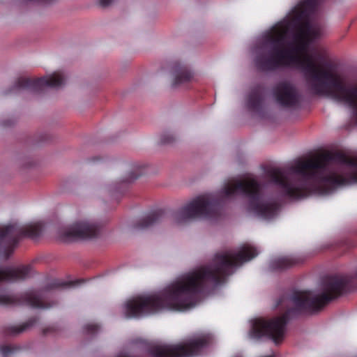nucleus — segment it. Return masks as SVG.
<instances>
[{
  "instance_id": "obj_12",
  "label": "nucleus",
  "mask_w": 357,
  "mask_h": 357,
  "mask_svg": "<svg viewBox=\"0 0 357 357\" xmlns=\"http://www.w3.org/2000/svg\"><path fill=\"white\" fill-rule=\"evenodd\" d=\"M165 218V211L158 209L149 213L134 225V229H144L161 222Z\"/></svg>"
},
{
  "instance_id": "obj_19",
  "label": "nucleus",
  "mask_w": 357,
  "mask_h": 357,
  "mask_svg": "<svg viewBox=\"0 0 357 357\" xmlns=\"http://www.w3.org/2000/svg\"><path fill=\"white\" fill-rule=\"evenodd\" d=\"M100 329V326L98 324H86L84 326V331L86 333L89 335H94L96 334L98 330Z\"/></svg>"
},
{
  "instance_id": "obj_2",
  "label": "nucleus",
  "mask_w": 357,
  "mask_h": 357,
  "mask_svg": "<svg viewBox=\"0 0 357 357\" xmlns=\"http://www.w3.org/2000/svg\"><path fill=\"white\" fill-rule=\"evenodd\" d=\"M289 171L299 178L289 176L280 168L266 172L285 197L298 200L312 195H324L338 187L357 183V158L339 151L326 152L315 158L298 160Z\"/></svg>"
},
{
  "instance_id": "obj_4",
  "label": "nucleus",
  "mask_w": 357,
  "mask_h": 357,
  "mask_svg": "<svg viewBox=\"0 0 357 357\" xmlns=\"http://www.w3.org/2000/svg\"><path fill=\"white\" fill-rule=\"evenodd\" d=\"M240 192L248 199V207L258 218L265 220L275 218L280 205L275 201H265L261 184L255 178L227 183L218 193L199 195L172 214L177 224H185L199 218H215L224 209L226 200Z\"/></svg>"
},
{
  "instance_id": "obj_21",
  "label": "nucleus",
  "mask_w": 357,
  "mask_h": 357,
  "mask_svg": "<svg viewBox=\"0 0 357 357\" xmlns=\"http://www.w3.org/2000/svg\"><path fill=\"white\" fill-rule=\"evenodd\" d=\"M175 141V137L169 133H165L160 137V143L162 144H169Z\"/></svg>"
},
{
  "instance_id": "obj_7",
  "label": "nucleus",
  "mask_w": 357,
  "mask_h": 357,
  "mask_svg": "<svg viewBox=\"0 0 357 357\" xmlns=\"http://www.w3.org/2000/svg\"><path fill=\"white\" fill-rule=\"evenodd\" d=\"M209 343V339L203 337L191 339L174 344L155 345L149 348L152 357H193L201 353Z\"/></svg>"
},
{
  "instance_id": "obj_6",
  "label": "nucleus",
  "mask_w": 357,
  "mask_h": 357,
  "mask_svg": "<svg viewBox=\"0 0 357 357\" xmlns=\"http://www.w3.org/2000/svg\"><path fill=\"white\" fill-rule=\"evenodd\" d=\"M287 29L275 30L273 27L272 32L267 36L266 42L271 50L268 55L259 54L255 59L256 68L261 72L274 71L282 67L291 66L289 60L291 55L285 50Z\"/></svg>"
},
{
  "instance_id": "obj_8",
  "label": "nucleus",
  "mask_w": 357,
  "mask_h": 357,
  "mask_svg": "<svg viewBox=\"0 0 357 357\" xmlns=\"http://www.w3.org/2000/svg\"><path fill=\"white\" fill-rule=\"evenodd\" d=\"M64 82L65 77L60 72H56L50 76L39 78L20 77L15 80L13 85L5 94L18 93L22 90L40 93L45 87L57 88L63 85Z\"/></svg>"
},
{
  "instance_id": "obj_9",
  "label": "nucleus",
  "mask_w": 357,
  "mask_h": 357,
  "mask_svg": "<svg viewBox=\"0 0 357 357\" xmlns=\"http://www.w3.org/2000/svg\"><path fill=\"white\" fill-rule=\"evenodd\" d=\"M100 231V225L97 222L79 220L62 232L61 238L65 242L77 239H90L98 237Z\"/></svg>"
},
{
  "instance_id": "obj_5",
  "label": "nucleus",
  "mask_w": 357,
  "mask_h": 357,
  "mask_svg": "<svg viewBox=\"0 0 357 357\" xmlns=\"http://www.w3.org/2000/svg\"><path fill=\"white\" fill-rule=\"evenodd\" d=\"M42 229L43 224L40 222L24 226L15 222L0 227V257L8 259L22 238H37L40 235ZM30 273V266L0 268V284L4 282L23 280L27 278ZM0 305H28L33 308L48 309L53 305L43 302L38 291L29 290L16 294H6L0 291Z\"/></svg>"
},
{
  "instance_id": "obj_13",
  "label": "nucleus",
  "mask_w": 357,
  "mask_h": 357,
  "mask_svg": "<svg viewBox=\"0 0 357 357\" xmlns=\"http://www.w3.org/2000/svg\"><path fill=\"white\" fill-rule=\"evenodd\" d=\"M303 259L296 256H285L272 260L270 267L273 271H283L301 264Z\"/></svg>"
},
{
  "instance_id": "obj_3",
  "label": "nucleus",
  "mask_w": 357,
  "mask_h": 357,
  "mask_svg": "<svg viewBox=\"0 0 357 357\" xmlns=\"http://www.w3.org/2000/svg\"><path fill=\"white\" fill-rule=\"evenodd\" d=\"M357 288V269L351 275H334L323 281L324 291L314 295L310 291L284 292L277 300L274 307L284 310V313L271 319L258 318L252 322L251 337H266L278 344L285 335L287 325L291 317L303 313L319 312L329 302Z\"/></svg>"
},
{
  "instance_id": "obj_18",
  "label": "nucleus",
  "mask_w": 357,
  "mask_h": 357,
  "mask_svg": "<svg viewBox=\"0 0 357 357\" xmlns=\"http://www.w3.org/2000/svg\"><path fill=\"white\" fill-rule=\"evenodd\" d=\"M82 280H77L74 281L69 282H61L59 280H55L52 281L50 284L49 289H55L59 287H73L78 285L79 283L82 282Z\"/></svg>"
},
{
  "instance_id": "obj_14",
  "label": "nucleus",
  "mask_w": 357,
  "mask_h": 357,
  "mask_svg": "<svg viewBox=\"0 0 357 357\" xmlns=\"http://www.w3.org/2000/svg\"><path fill=\"white\" fill-rule=\"evenodd\" d=\"M262 102V89L261 86H257L253 88L247 99V107L249 110L252 112L258 111Z\"/></svg>"
},
{
  "instance_id": "obj_1",
  "label": "nucleus",
  "mask_w": 357,
  "mask_h": 357,
  "mask_svg": "<svg viewBox=\"0 0 357 357\" xmlns=\"http://www.w3.org/2000/svg\"><path fill=\"white\" fill-rule=\"evenodd\" d=\"M257 255L256 248L251 246H243L237 252L230 250L218 252L211 264L181 275L158 294L138 296L128 300L125 304L126 317L138 319L164 309L181 311L192 307L210 286L225 282L234 268Z\"/></svg>"
},
{
  "instance_id": "obj_25",
  "label": "nucleus",
  "mask_w": 357,
  "mask_h": 357,
  "mask_svg": "<svg viewBox=\"0 0 357 357\" xmlns=\"http://www.w3.org/2000/svg\"><path fill=\"white\" fill-rule=\"evenodd\" d=\"M326 67H327L328 68H331V64H330V63H327V64H326Z\"/></svg>"
},
{
  "instance_id": "obj_16",
  "label": "nucleus",
  "mask_w": 357,
  "mask_h": 357,
  "mask_svg": "<svg viewBox=\"0 0 357 357\" xmlns=\"http://www.w3.org/2000/svg\"><path fill=\"white\" fill-rule=\"evenodd\" d=\"M38 320V319L37 317H31L27 321L20 326H6L3 328V333L6 335H17L33 326Z\"/></svg>"
},
{
  "instance_id": "obj_22",
  "label": "nucleus",
  "mask_w": 357,
  "mask_h": 357,
  "mask_svg": "<svg viewBox=\"0 0 357 357\" xmlns=\"http://www.w3.org/2000/svg\"><path fill=\"white\" fill-rule=\"evenodd\" d=\"M112 1L113 0H99V3L102 7L105 8L110 5Z\"/></svg>"
},
{
  "instance_id": "obj_24",
  "label": "nucleus",
  "mask_w": 357,
  "mask_h": 357,
  "mask_svg": "<svg viewBox=\"0 0 357 357\" xmlns=\"http://www.w3.org/2000/svg\"><path fill=\"white\" fill-rule=\"evenodd\" d=\"M49 139V136L47 134H44L40 136V138L38 139V142H43L47 141Z\"/></svg>"
},
{
  "instance_id": "obj_20",
  "label": "nucleus",
  "mask_w": 357,
  "mask_h": 357,
  "mask_svg": "<svg viewBox=\"0 0 357 357\" xmlns=\"http://www.w3.org/2000/svg\"><path fill=\"white\" fill-rule=\"evenodd\" d=\"M17 347L13 345H3L0 347V352L3 356H6L9 354L13 353L17 350Z\"/></svg>"
},
{
  "instance_id": "obj_15",
  "label": "nucleus",
  "mask_w": 357,
  "mask_h": 357,
  "mask_svg": "<svg viewBox=\"0 0 357 357\" xmlns=\"http://www.w3.org/2000/svg\"><path fill=\"white\" fill-rule=\"evenodd\" d=\"M319 3V0H305L303 3L295 8L292 11V16L295 17L299 12L303 11L307 15V20L309 23H312L310 20L311 15L316 10Z\"/></svg>"
},
{
  "instance_id": "obj_10",
  "label": "nucleus",
  "mask_w": 357,
  "mask_h": 357,
  "mask_svg": "<svg viewBox=\"0 0 357 357\" xmlns=\"http://www.w3.org/2000/svg\"><path fill=\"white\" fill-rule=\"evenodd\" d=\"M276 102L284 107L296 106L300 101V94L296 86L287 81L279 82L273 89Z\"/></svg>"
},
{
  "instance_id": "obj_11",
  "label": "nucleus",
  "mask_w": 357,
  "mask_h": 357,
  "mask_svg": "<svg viewBox=\"0 0 357 357\" xmlns=\"http://www.w3.org/2000/svg\"><path fill=\"white\" fill-rule=\"evenodd\" d=\"M172 69L174 75L173 86L176 87L188 84L192 79L193 73L187 66L176 63Z\"/></svg>"
},
{
  "instance_id": "obj_17",
  "label": "nucleus",
  "mask_w": 357,
  "mask_h": 357,
  "mask_svg": "<svg viewBox=\"0 0 357 357\" xmlns=\"http://www.w3.org/2000/svg\"><path fill=\"white\" fill-rule=\"evenodd\" d=\"M146 167L143 166V165H134L131 172L129 174L128 177H126L123 181V182L130 183V182H132L133 181L136 180L139 176H141L142 175H143L144 174H145L146 172Z\"/></svg>"
},
{
  "instance_id": "obj_23",
  "label": "nucleus",
  "mask_w": 357,
  "mask_h": 357,
  "mask_svg": "<svg viewBox=\"0 0 357 357\" xmlns=\"http://www.w3.org/2000/svg\"><path fill=\"white\" fill-rule=\"evenodd\" d=\"M55 331V328L54 326H49L46 328H44L43 331V333L44 335H47V333H50V332H53Z\"/></svg>"
},
{
  "instance_id": "obj_26",
  "label": "nucleus",
  "mask_w": 357,
  "mask_h": 357,
  "mask_svg": "<svg viewBox=\"0 0 357 357\" xmlns=\"http://www.w3.org/2000/svg\"><path fill=\"white\" fill-rule=\"evenodd\" d=\"M234 357H241V356L237 355V356H234Z\"/></svg>"
}]
</instances>
